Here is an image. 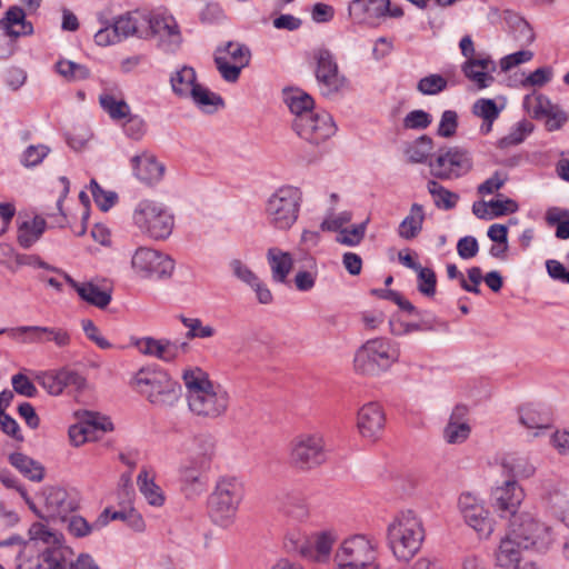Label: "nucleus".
I'll return each mask as SVG.
<instances>
[{
    "label": "nucleus",
    "mask_w": 569,
    "mask_h": 569,
    "mask_svg": "<svg viewBox=\"0 0 569 569\" xmlns=\"http://www.w3.org/2000/svg\"><path fill=\"white\" fill-rule=\"evenodd\" d=\"M183 380L188 407L193 415L217 419L227 412L230 396L221 385L211 381L201 370L184 372Z\"/></svg>",
    "instance_id": "f257e3e1"
},
{
    "label": "nucleus",
    "mask_w": 569,
    "mask_h": 569,
    "mask_svg": "<svg viewBox=\"0 0 569 569\" xmlns=\"http://www.w3.org/2000/svg\"><path fill=\"white\" fill-rule=\"evenodd\" d=\"M426 531L421 518L412 510L395 516L387 528L388 545L399 560L408 561L421 548Z\"/></svg>",
    "instance_id": "f03ea898"
},
{
    "label": "nucleus",
    "mask_w": 569,
    "mask_h": 569,
    "mask_svg": "<svg viewBox=\"0 0 569 569\" xmlns=\"http://www.w3.org/2000/svg\"><path fill=\"white\" fill-rule=\"evenodd\" d=\"M302 201L303 193L299 187L283 184L277 188L264 202L266 221L274 230H290L298 221Z\"/></svg>",
    "instance_id": "7ed1b4c3"
},
{
    "label": "nucleus",
    "mask_w": 569,
    "mask_h": 569,
    "mask_svg": "<svg viewBox=\"0 0 569 569\" xmlns=\"http://www.w3.org/2000/svg\"><path fill=\"white\" fill-rule=\"evenodd\" d=\"M133 388L156 407H172L181 397V386L164 370L143 368L133 380Z\"/></svg>",
    "instance_id": "20e7f679"
},
{
    "label": "nucleus",
    "mask_w": 569,
    "mask_h": 569,
    "mask_svg": "<svg viewBox=\"0 0 569 569\" xmlns=\"http://www.w3.org/2000/svg\"><path fill=\"white\" fill-rule=\"evenodd\" d=\"M399 357L397 343L387 338L370 339L357 349L353 369L362 376L378 377L398 362Z\"/></svg>",
    "instance_id": "39448f33"
},
{
    "label": "nucleus",
    "mask_w": 569,
    "mask_h": 569,
    "mask_svg": "<svg viewBox=\"0 0 569 569\" xmlns=\"http://www.w3.org/2000/svg\"><path fill=\"white\" fill-rule=\"evenodd\" d=\"M243 495L240 479L232 476L220 477L208 498V510L212 520L220 526H229L237 515Z\"/></svg>",
    "instance_id": "423d86ee"
},
{
    "label": "nucleus",
    "mask_w": 569,
    "mask_h": 569,
    "mask_svg": "<svg viewBox=\"0 0 569 569\" xmlns=\"http://www.w3.org/2000/svg\"><path fill=\"white\" fill-rule=\"evenodd\" d=\"M508 533L523 550L546 552L555 541L552 528L529 512H521L510 519Z\"/></svg>",
    "instance_id": "0eeeda50"
},
{
    "label": "nucleus",
    "mask_w": 569,
    "mask_h": 569,
    "mask_svg": "<svg viewBox=\"0 0 569 569\" xmlns=\"http://www.w3.org/2000/svg\"><path fill=\"white\" fill-rule=\"evenodd\" d=\"M327 460L323 436L320 432L296 435L288 446V462L299 471H310Z\"/></svg>",
    "instance_id": "6e6552de"
},
{
    "label": "nucleus",
    "mask_w": 569,
    "mask_h": 569,
    "mask_svg": "<svg viewBox=\"0 0 569 569\" xmlns=\"http://www.w3.org/2000/svg\"><path fill=\"white\" fill-rule=\"evenodd\" d=\"M133 222L138 229L154 240L167 239L173 229L174 219L160 202L141 200L133 211Z\"/></svg>",
    "instance_id": "1a4fd4ad"
},
{
    "label": "nucleus",
    "mask_w": 569,
    "mask_h": 569,
    "mask_svg": "<svg viewBox=\"0 0 569 569\" xmlns=\"http://www.w3.org/2000/svg\"><path fill=\"white\" fill-rule=\"evenodd\" d=\"M376 559V547L365 535H353L345 539L335 555L337 569H380Z\"/></svg>",
    "instance_id": "9d476101"
},
{
    "label": "nucleus",
    "mask_w": 569,
    "mask_h": 569,
    "mask_svg": "<svg viewBox=\"0 0 569 569\" xmlns=\"http://www.w3.org/2000/svg\"><path fill=\"white\" fill-rule=\"evenodd\" d=\"M428 167L435 178L455 180L471 171L473 159L470 151L463 147H442L429 160Z\"/></svg>",
    "instance_id": "9b49d317"
},
{
    "label": "nucleus",
    "mask_w": 569,
    "mask_h": 569,
    "mask_svg": "<svg viewBox=\"0 0 569 569\" xmlns=\"http://www.w3.org/2000/svg\"><path fill=\"white\" fill-rule=\"evenodd\" d=\"M312 57L316 61V80L322 96L332 97L348 89L349 80L340 72L331 51L319 48L313 51Z\"/></svg>",
    "instance_id": "f8f14e48"
},
{
    "label": "nucleus",
    "mask_w": 569,
    "mask_h": 569,
    "mask_svg": "<svg viewBox=\"0 0 569 569\" xmlns=\"http://www.w3.org/2000/svg\"><path fill=\"white\" fill-rule=\"evenodd\" d=\"M131 266L144 279H169L174 270V262L169 256L147 247L136 250Z\"/></svg>",
    "instance_id": "ddd939ff"
},
{
    "label": "nucleus",
    "mask_w": 569,
    "mask_h": 569,
    "mask_svg": "<svg viewBox=\"0 0 569 569\" xmlns=\"http://www.w3.org/2000/svg\"><path fill=\"white\" fill-rule=\"evenodd\" d=\"M251 52L242 43L229 41L216 49L214 63L221 77L228 82L239 79L241 69L250 62Z\"/></svg>",
    "instance_id": "4468645a"
},
{
    "label": "nucleus",
    "mask_w": 569,
    "mask_h": 569,
    "mask_svg": "<svg viewBox=\"0 0 569 569\" xmlns=\"http://www.w3.org/2000/svg\"><path fill=\"white\" fill-rule=\"evenodd\" d=\"M146 37L156 38L158 46L167 51H176L181 41V33L176 19L172 16L163 13L146 14Z\"/></svg>",
    "instance_id": "2eb2a0df"
},
{
    "label": "nucleus",
    "mask_w": 569,
    "mask_h": 569,
    "mask_svg": "<svg viewBox=\"0 0 569 569\" xmlns=\"http://www.w3.org/2000/svg\"><path fill=\"white\" fill-rule=\"evenodd\" d=\"M299 137L312 144H319L336 132L332 117L323 110H315L308 118H295L292 124Z\"/></svg>",
    "instance_id": "dca6fc26"
},
{
    "label": "nucleus",
    "mask_w": 569,
    "mask_h": 569,
    "mask_svg": "<svg viewBox=\"0 0 569 569\" xmlns=\"http://www.w3.org/2000/svg\"><path fill=\"white\" fill-rule=\"evenodd\" d=\"M458 507L465 522L480 538H488L492 533L493 521L480 499L469 492H463L459 497Z\"/></svg>",
    "instance_id": "f3484780"
},
{
    "label": "nucleus",
    "mask_w": 569,
    "mask_h": 569,
    "mask_svg": "<svg viewBox=\"0 0 569 569\" xmlns=\"http://www.w3.org/2000/svg\"><path fill=\"white\" fill-rule=\"evenodd\" d=\"M349 14L356 22L377 24L387 16L401 18L403 10L398 6L391 7L390 0H352Z\"/></svg>",
    "instance_id": "a211bd4d"
},
{
    "label": "nucleus",
    "mask_w": 569,
    "mask_h": 569,
    "mask_svg": "<svg viewBox=\"0 0 569 569\" xmlns=\"http://www.w3.org/2000/svg\"><path fill=\"white\" fill-rule=\"evenodd\" d=\"M9 336L23 343L53 342L58 348H66L71 343L70 333L61 327L21 326L10 329Z\"/></svg>",
    "instance_id": "6ab92c4d"
},
{
    "label": "nucleus",
    "mask_w": 569,
    "mask_h": 569,
    "mask_svg": "<svg viewBox=\"0 0 569 569\" xmlns=\"http://www.w3.org/2000/svg\"><path fill=\"white\" fill-rule=\"evenodd\" d=\"M523 498L525 492L515 479L503 481L492 491L493 507L501 518L517 517L519 515L517 510Z\"/></svg>",
    "instance_id": "aec40b11"
},
{
    "label": "nucleus",
    "mask_w": 569,
    "mask_h": 569,
    "mask_svg": "<svg viewBox=\"0 0 569 569\" xmlns=\"http://www.w3.org/2000/svg\"><path fill=\"white\" fill-rule=\"evenodd\" d=\"M461 70L478 89H485L495 81L493 73L497 70V64L489 54L478 53L476 58L466 60Z\"/></svg>",
    "instance_id": "412c9836"
},
{
    "label": "nucleus",
    "mask_w": 569,
    "mask_h": 569,
    "mask_svg": "<svg viewBox=\"0 0 569 569\" xmlns=\"http://www.w3.org/2000/svg\"><path fill=\"white\" fill-rule=\"evenodd\" d=\"M188 462L198 469L209 470L216 456V440L211 435L194 436L186 447Z\"/></svg>",
    "instance_id": "4be33fe9"
},
{
    "label": "nucleus",
    "mask_w": 569,
    "mask_h": 569,
    "mask_svg": "<svg viewBox=\"0 0 569 569\" xmlns=\"http://www.w3.org/2000/svg\"><path fill=\"white\" fill-rule=\"evenodd\" d=\"M357 427L363 438L375 440L385 427V413L376 402L362 406L357 416Z\"/></svg>",
    "instance_id": "5701e85b"
},
{
    "label": "nucleus",
    "mask_w": 569,
    "mask_h": 569,
    "mask_svg": "<svg viewBox=\"0 0 569 569\" xmlns=\"http://www.w3.org/2000/svg\"><path fill=\"white\" fill-rule=\"evenodd\" d=\"M63 278L87 303L99 309H104L109 306L112 290L108 284L99 286L93 282H78L68 273H63Z\"/></svg>",
    "instance_id": "b1692460"
},
{
    "label": "nucleus",
    "mask_w": 569,
    "mask_h": 569,
    "mask_svg": "<svg viewBox=\"0 0 569 569\" xmlns=\"http://www.w3.org/2000/svg\"><path fill=\"white\" fill-rule=\"evenodd\" d=\"M39 383L46 389L50 395L58 396L62 393L66 387L74 386L76 388H81L86 380L78 372L61 369L59 371H50L44 372L38 377Z\"/></svg>",
    "instance_id": "393cba45"
},
{
    "label": "nucleus",
    "mask_w": 569,
    "mask_h": 569,
    "mask_svg": "<svg viewBox=\"0 0 569 569\" xmlns=\"http://www.w3.org/2000/svg\"><path fill=\"white\" fill-rule=\"evenodd\" d=\"M131 166L134 177L147 184L159 182L164 173V166L149 152L132 157Z\"/></svg>",
    "instance_id": "a878e982"
},
{
    "label": "nucleus",
    "mask_w": 569,
    "mask_h": 569,
    "mask_svg": "<svg viewBox=\"0 0 569 569\" xmlns=\"http://www.w3.org/2000/svg\"><path fill=\"white\" fill-rule=\"evenodd\" d=\"M548 512L569 528V487L552 486L545 497Z\"/></svg>",
    "instance_id": "bb28decb"
},
{
    "label": "nucleus",
    "mask_w": 569,
    "mask_h": 569,
    "mask_svg": "<svg viewBox=\"0 0 569 569\" xmlns=\"http://www.w3.org/2000/svg\"><path fill=\"white\" fill-rule=\"evenodd\" d=\"M78 507L77 500L62 488H50L46 493V509L49 517L64 519Z\"/></svg>",
    "instance_id": "cd10ccee"
},
{
    "label": "nucleus",
    "mask_w": 569,
    "mask_h": 569,
    "mask_svg": "<svg viewBox=\"0 0 569 569\" xmlns=\"http://www.w3.org/2000/svg\"><path fill=\"white\" fill-rule=\"evenodd\" d=\"M136 348L144 356L158 358L163 361H172L178 355V348L169 340H158L143 337L134 341Z\"/></svg>",
    "instance_id": "c85d7f7f"
},
{
    "label": "nucleus",
    "mask_w": 569,
    "mask_h": 569,
    "mask_svg": "<svg viewBox=\"0 0 569 569\" xmlns=\"http://www.w3.org/2000/svg\"><path fill=\"white\" fill-rule=\"evenodd\" d=\"M0 27L11 38L30 36L33 33V26L26 20V13L20 7H11L0 20Z\"/></svg>",
    "instance_id": "c756f323"
},
{
    "label": "nucleus",
    "mask_w": 569,
    "mask_h": 569,
    "mask_svg": "<svg viewBox=\"0 0 569 569\" xmlns=\"http://www.w3.org/2000/svg\"><path fill=\"white\" fill-rule=\"evenodd\" d=\"M146 14L140 12L127 13L118 17L113 23V32L123 40L130 36H137L144 39L146 37Z\"/></svg>",
    "instance_id": "7c9ffc66"
},
{
    "label": "nucleus",
    "mask_w": 569,
    "mask_h": 569,
    "mask_svg": "<svg viewBox=\"0 0 569 569\" xmlns=\"http://www.w3.org/2000/svg\"><path fill=\"white\" fill-rule=\"evenodd\" d=\"M520 546L509 533L500 541L496 552V563L500 569H521Z\"/></svg>",
    "instance_id": "2f4dec72"
},
{
    "label": "nucleus",
    "mask_w": 569,
    "mask_h": 569,
    "mask_svg": "<svg viewBox=\"0 0 569 569\" xmlns=\"http://www.w3.org/2000/svg\"><path fill=\"white\" fill-rule=\"evenodd\" d=\"M267 257L271 268L272 279L276 282L286 283L287 277L293 267V259L291 254L289 252L281 251L278 248H270Z\"/></svg>",
    "instance_id": "473e14b6"
},
{
    "label": "nucleus",
    "mask_w": 569,
    "mask_h": 569,
    "mask_svg": "<svg viewBox=\"0 0 569 569\" xmlns=\"http://www.w3.org/2000/svg\"><path fill=\"white\" fill-rule=\"evenodd\" d=\"M47 223L41 217L21 222L18 227L17 241L23 249L31 248L43 234Z\"/></svg>",
    "instance_id": "72a5a7b5"
},
{
    "label": "nucleus",
    "mask_w": 569,
    "mask_h": 569,
    "mask_svg": "<svg viewBox=\"0 0 569 569\" xmlns=\"http://www.w3.org/2000/svg\"><path fill=\"white\" fill-rule=\"evenodd\" d=\"M423 221V207L419 203H413L410 208L409 214L399 224V237L406 240L416 238L422 230Z\"/></svg>",
    "instance_id": "f704fd0d"
},
{
    "label": "nucleus",
    "mask_w": 569,
    "mask_h": 569,
    "mask_svg": "<svg viewBox=\"0 0 569 569\" xmlns=\"http://www.w3.org/2000/svg\"><path fill=\"white\" fill-rule=\"evenodd\" d=\"M284 102L296 118H308L315 111L313 98L298 89L284 91Z\"/></svg>",
    "instance_id": "c9c22d12"
},
{
    "label": "nucleus",
    "mask_w": 569,
    "mask_h": 569,
    "mask_svg": "<svg viewBox=\"0 0 569 569\" xmlns=\"http://www.w3.org/2000/svg\"><path fill=\"white\" fill-rule=\"evenodd\" d=\"M137 483L140 492L143 495L147 502L154 507H161L164 503V496L161 488L156 485L153 477L149 470L143 468L137 478Z\"/></svg>",
    "instance_id": "e433bc0d"
},
{
    "label": "nucleus",
    "mask_w": 569,
    "mask_h": 569,
    "mask_svg": "<svg viewBox=\"0 0 569 569\" xmlns=\"http://www.w3.org/2000/svg\"><path fill=\"white\" fill-rule=\"evenodd\" d=\"M9 462L18 469L24 477L32 481H41L44 476L43 467L32 458L14 452L9 456Z\"/></svg>",
    "instance_id": "4c0bfd02"
},
{
    "label": "nucleus",
    "mask_w": 569,
    "mask_h": 569,
    "mask_svg": "<svg viewBox=\"0 0 569 569\" xmlns=\"http://www.w3.org/2000/svg\"><path fill=\"white\" fill-rule=\"evenodd\" d=\"M109 523V508L97 518L93 523H89L84 518L80 516H72L68 523V529L74 537H84L94 530H100Z\"/></svg>",
    "instance_id": "58836bf2"
},
{
    "label": "nucleus",
    "mask_w": 569,
    "mask_h": 569,
    "mask_svg": "<svg viewBox=\"0 0 569 569\" xmlns=\"http://www.w3.org/2000/svg\"><path fill=\"white\" fill-rule=\"evenodd\" d=\"M427 189L433 199L435 206L442 210L453 209L460 199L458 193L450 191L436 180H429Z\"/></svg>",
    "instance_id": "ea45409f"
},
{
    "label": "nucleus",
    "mask_w": 569,
    "mask_h": 569,
    "mask_svg": "<svg viewBox=\"0 0 569 569\" xmlns=\"http://www.w3.org/2000/svg\"><path fill=\"white\" fill-rule=\"evenodd\" d=\"M433 140L429 136H421L406 148V156L411 163H426L432 158Z\"/></svg>",
    "instance_id": "a19ab883"
},
{
    "label": "nucleus",
    "mask_w": 569,
    "mask_h": 569,
    "mask_svg": "<svg viewBox=\"0 0 569 569\" xmlns=\"http://www.w3.org/2000/svg\"><path fill=\"white\" fill-rule=\"evenodd\" d=\"M170 83L177 96L189 97L197 84L194 69L187 66L182 67L171 76Z\"/></svg>",
    "instance_id": "79ce46f5"
},
{
    "label": "nucleus",
    "mask_w": 569,
    "mask_h": 569,
    "mask_svg": "<svg viewBox=\"0 0 569 569\" xmlns=\"http://www.w3.org/2000/svg\"><path fill=\"white\" fill-rule=\"evenodd\" d=\"M207 469H198L193 463L187 462L180 469L181 481L183 483V490L188 495H199L203 491L204 482L202 481V473L207 472Z\"/></svg>",
    "instance_id": "37998d69"
},
{
    "label": "nucleus",
    "mask_w": 569,
    "mask_h": 569,
    "mask_svg": "<svg viewBox=\"0 0 569 569\" xmlns=\"http://www.w3.org/2000/svg\"><path fill=\"white\" fill-rule=\"evenodd\" d=\"M87 416H88V420H87L88 425L78 423V425H73L69 428L70 441L76 447L81 446L82 443H84L86 441H88L90 439V436H89L90 426L100 428L101 430H104V431L109 429V426H111V423L109 421H106L103 423H98L96 421L97 417L92 412H88Z\"/></svg>",
    "instance_id": "c03bdc74"
},
{
    "label": "nucleus",
    "mask_w": 569,
    "mask_h": 569,
    "mask_svg": "<svg viewBox=\"0 0 569 569\" xmlns=\"http://www.w3.org/2000/svg\"><path fill=\"white\" fill-rule=\"evenodd\" d=\"M281 509L287 516L296 520H303L309 515L307 500L298 492L286 495L281 502Z\"/></svg>",
    "instance_id": "a18cd8bd"
},
{
    "label": "nucleus",
    "mask_w": 569,
    "mask_h": 569,
    "mask_svg": "<svg viewBox=\"0 0 569 569\" xmlns=\"http://www.w3.org/2000/svg\"><path fill=\"white\" fill-rule=\"evenodd\" d=\"M519 421L527 429H547L550 419L546 412H541L532 406H525L519 410Z\"/></svg>",
    "instance_id": "49530a36"
},
{
    "label": "nucleus",
    "mask_w": 569,
    "mask_h": 569,
    "mask_svg": "<svg viewBox=\"0 0 569 569\" xmlns=\"http://www.w3.org/2000/svg\"><path fill=\"white\" fill-rule=\"evenodd\" d=\"M338 536L333 530H325L313 535L311 546L315 549V558L319 561L328 559Z\"/></svg>",
    "instance_id": "de8ad7c7"
},
{
    "label": "nucleus",
    "mask_w": 569,
    "mask_h": 569,
    "mask_svg": "<svg viewBox=\"0 0 569 569\" xmlns=\"http://www.w3.org/2000/svg\"><path fill=\"white\" fill-rule=\"evenodd\" d=\"M101 108L110 116L113 120H120L129 117L130 107L123 99H117L111 93H102L99 98Z\"/></svg>",
    "instance_id": "09e8293b"
},
{
    "label": "nucleus",
    "mask_w": 569,
    "mask_h": 569,
    "mask_svg": "<svg viewBox=\"0 0 569 569\" xmlns=\"http://www.w3.org/2000/svg\"><path fill=\"white\" fill-rule=\"evenodd\" d=\"M56 71L68 81H80L90 77V70L71 60L60 59L56 62Z\"/></svg>",
    "instance_id": "8fccbe9b"
},
{
    "label": "nucleus",
    "mask_w": 569,
    "mask_h": 569,
    "mask_svg": "<svg viewBox=\"0 0 569 569\" xmlns=\"http://www.w3.org/2000/svg\"><path fill=\"white\" fill-rule=\"evenodd\" d=\"M193 102L201 109L207 111H213L218 106L223 104V100L220 96L211 92L209 89L201 84H196L189 94Z\"/></svg>",
    "instance_id": "3c124183"
},
{
    "label": "nucleus",
    "mask_w": 569,
    "mask_h": 569,
    "mask_svg": "<svg viewBox=\"0 0 569 569\" xmlns=\"http://www.w3.org/2000/svg\"><path fill=\"white\" fill-rule=\"evenodd\" d=\"M533 129V126L530 121L522 120L516 123V126L510 130V132L498 140V148L507 149L511 146H517L521 143L527 134H529Z\"/></svg>",
    "instance_id": "603ef678"
},
{
    "label": "nucleus",
    "mask_w": 569,
    "mask_h": 569,
    "mask_svg": "<svg viewBox=\"0 0 569 569\" xmlns=\"http://www.w3.org/2000/svg\"><path fill=\"white\" fill-rule=\"evenodd\" d=\"M366 229L367 221L351 228H343L337 233L336 241L348 247H356L363 240Z\"/></svg>",
    "instance_id": "864d4df0"
},
{
    "label": "nucleus",
    "mask_w": 569,
    "mask_h": 569,
    "mask_svg": "<svg viewBox=\"0 0 569 569\" xmlns=\"http://www.w3.org/2000/svg\"><path fill=\"white\" fill-rule=\"evenodd\" d=\"M181 322L188 329L186 335L188 339L211 338L216 333L213 327L209 325L204 326L198 318L181 317Z\"/></svg>",
    "instance_id": "5fc2aeb1"
},
{
    "label": "nucleus",
    "mask_w": 569,
    "mask_h": 569,
    "mask_svg": "<svg viewBox=\"0 0 569 569\" xmlns=\"http://www.w3.org/2000/svg\"><path fill=\"white\" fill-rule=\"evenodd\" d=\"M29 538L32 541H40L48 546H57L60 543V536L58 532L50 530L41 522H34L29 528Z\"/></svg>",
    "instance_id": "6e6d98bb"
},
{
    "label": "nucleus",
    "mask_w": 569,
    "mask_h": 569,
    "mask_svg": "<svg viewBox=\"0 0 569 569\" xmlns=\"http://www.w3.org/2000/svg\"><path fill=\"white\" fill-rule=\"evenodd\" d=\"M447 88V80L440 74H429L419 80L417 89L426 96H433L442 92Z\"/></svg>",
    "instance_id": "4d7b16f0"
},
{
    "label": "nucleus",
    "mask_w": 569,
    "mask_h": 569,
    "mask_svg": "<svg viewBox=\"0 0 569 569\" xmlns=\"http://www.w3.org/2000/svg\"><path fill=\"white\" fill-rule=\"evenodd\" d=\"M445 438L449 443H460L465 441L469 433L470 427L467 422H458L451 417L447 427L445 428Z\"/></svg>",
    "instance_id": "13d9d810"
},
{
    "label": "nucleus",
    "mask_w": 569,
    "mask_h": 569,
    "mask_svg": "<svg viewBox=\"0 0 569 569\" xmlns=\"http://www.w3.org/2000/svg\"><path fill=\"white\" fill-rule=\"evenodd\" d=\"M418 276V290L427 297H432L436 293L437 277L432 269L420 267L417 270Z\"/></svg>",
    "instance_id": "bf43d9fd"
},
{
    "label": "nucleus",
    "mask_w": 569,
    "mask_h": 569,
    "mask_svg": "<svg viewBox=\"0 0 569 569\" xmlns=\"http://www.w3.org/2000/svg\"><path fill=\"white\" fill-rule=\"evenodd\" d=\"M90 190L96 204L102 211H108L117 201V194L112 191L103 190L96 180H91Z\"/></svg>",
    "instance_id": "052dcab7"
},
{
    "label": "nucleus",
    "mask_w": 569,
    "mask_h": 569,
    "mask_svg": "<svg viewBox=\"0 0 569 569\" xmlns=\"http://www.w3.org/2000/svg\"><path fill=\"white\" fill-rule=\"evenodd\" d=\"M39 561L46 569H64V556L59 545L47 548L41 553Z\"/></svg>",
    "instance_id": "680f3d73"
},
{
    "label": "nucleus",
    "mask_w": 569,
    "mask_h": 569,
    "mask_svg": "<svg viewBox=\"0 0 569 569\" xmlns=\"http://www.w3.org/2000/svg\"><path fill=\"white\" fill-rule=\"evenodd\" d=\"M458 128V114L453 110H446L441 114V119L437 129L438 136L442 138H451L456 134Z\"/></svg>",
    "instance_id": "e2e57ef3"
},
{
    "label": "nucleus",
    "mask_w": 569,
    "mask_h": 569,
    "mask_svg": "<svg viewBox=\"0 0 569 569\" xmlns=\"http://www.w3.org/2000/svg\"><path fill=\"white\" fill-rule=\"evenodd\" d=\"M472 111L482 120H496L500 113L496 102L491 99H479L473 104Z\"/></svg>",
    "instance_id": "0e129e2a"
},
{
    "label": "nucleus",
    "mask_w": 569,
    "mask_h": 569,
    "mask_svg": "<svg viewBox=\"0 0 569 569\" xmlns=\"http://www.w3.org/2000/svg\"><path fill=\"white\" fill-rule=\"evenodd\" d=\"M432 121L431 116L423 110L410 111L403 119V127L407 129H426Z\"/></svg>",
    "instance_id": "69168bd1"
},
{
    "label": "nucleus",
    "mask_w": 569,
    "mask_h": 569,
    "mask_svg": "<svg viewBox=\"0 0 569 569\" xmlns=\"http://www.w3.org/2000/svg\"><path fill=\"white\" fill-rule=\"evenodd\" d=\"M552 78V69L550 67H541L531 72L526 77L521 84L525 88L529 87H542L548 83Z\"/></svg>",
    "instance_id": "338daca9"
},
{
    "label": "nucleus",
    "mask_w": 569,
    "mask_h": 569,
    "mask_svg": "<svg viewBox=\"0 0 569 569\" xmlns=\"http://www.w3.org/2000/svg\"><path fill=\"white\" fill-rule=\"evenodd\" d=\"M49 151V147L44 144L29 146L23 152L22 163L26 167H34L48 156Z\"/></svg>",
    "instance_id": "774afa93"
}]
</instances>
